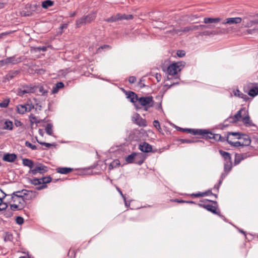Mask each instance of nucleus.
Listing matches in <instances>:
<instances>
[{"mask_svg":"<svg viewBox=\"0 0 258 258\" xmlns=\"http://www.w3.org/2000/svg\"><path fill=\"white\" fill-rule=\"evenodd\" d=\"M241 121L246 126H250L253 125L250 119L248 111L246 112V114H245V115L242 118Z\"/></svg>","mask_w":258,"mask_h":258,"instance_id":"16","label":"nucleus"},{"mask_svg":"<svg viewBox=\"0 0 258 258\" xmlns=\"http://www.w3.org/2000/svg\"><path fill=\"white\" fill-rule=\"evenodd\" d=\"M54 2L50 0H46L42 3V7L44 9H47L53 5Z\"/></svg>","mask_w":258,"mask_h":258,"instance_id":"30","label":"nucleus"},{"mask_svg":"<svg viewBox=\"0 0 258 258\" xmlns=\"http://www.w3.org/2000/svg\"><path fill=\"white\" fill-rule=\"evenodd\" d=\"M26 107V112L30 111L33 108H34V106L32 103H27L25 104Z\"/></svg>","mask_w":258,"mask_h":258,"instance_id":"44","label":"nucleus"},{"mask_svg":"<svg viewBox=\"0 0 258 258\" xmlns=\"http://www.w3.org/2000/svg\"><path fill=\"white\" fill-rule=\"evenodd\" d=\"M117 15V21H121L123 20H131L133 19V16L132 15H125L124 14L118 13Z\"/></svg>","mask_w":258,"mask_h":258,"instance_id":"17","label":"nucleus"},{"mask_svg":"<svg viewBox=\"0 0 258 258\" xmlns=\"http://www.w3.org/2000/svg\"><path fill=\"white\" fill-rule=\"evenodd\" d=\"M12 33V31L6 32L0 34V39L2 38L4 36L8 35Z\"/></svg>","mask_w":258,"mask_h":258,"instance_id":"58","label":"nucleus"},{"mask_svg":"<svg viewBox=\"0 0 258 258\" xmlns=\"http://www.w3.org/2000/svg\"><path fill=\"white\" fill-rule=\"evenodd\" d=\"M105 21L109 23L118 21L117 19V15L116 14L115 15L112 16L109 18L105 19Z\"/></svg>","mask_w":258,"mask_h":258,"instance_id":"42","label":"nucleus"},{"mask_svg":"<svg viewBox=\"0 0 258 258\" xmlns=\"http://www.w3.org/2000/svg\"><path fill=\"white\" fill-rule=\"evenodd\" d=\"M232 168V162L228 161L225 162L224 163V170L226 172H229Z\"/></svg>","mask_w":258,"mask_h":258,"instance_id":"34","label":"nucleus"},{"mask_svg":"<svg viewBox=\"0 0 258 258\" xmlns=\"http://www.w3.org/2000/svg\"><path fill=\"white\" fill-rule=\"evenodd\" d=\"M40 179L42 185H39L36 187L37 190H41L46 188L47 185L46 184L51 181V178L50 176L44 177L41 178Z\"/></svg>","mask_w":258,"mask_h":258,"instance_id":"11","label":"nucleus"},{"mask_svg":"<svg viewBox=\"0 0 258 258\" xmlns=\"http://www.w3.org/2000/svg\"><path fill=\"white\" fill-rule=\"evenodd\" d=\"M95 17L96 16L95 14H90L77 20L76 21L77 27H80L84 24L91 22L95 19Z\"/></svg>","mask_w":258,"mask_h":258,"instance_id":"4","label":"nucleus"},{"mask_svg":"<svg viewBox=\"0 0 258 258\" xmlns=\"http://www.w3.org/2000/svg\"><path fill=\"white\" fill-rule=\"evenodd\" d=\"M184 131H187L188 132V133H192L194 135H197V134L204 135L206 133V131H203L202 130H191V129H184Z\"/></svg>","mask_w":258,"mask_h":258,"instance_id":"27","label":"nucleus"},{"mask_svg":"<svg viewBox=\"0 0 258 258\" xmlns=\"http://www.w3.org/2000/svg\"><path fill=\"white\" fill-rule=\"evenodd\" d=\"M199 28L203 29L204 28H211V27L210 26H206L204 25H199Z\"/></svg>","mask_w":258,"mask_h":258,"instance_id":"62","label":"nucleus"},{"mask_svg":"<svg viewBox=\"0 0 258 258\" xmlns=\"http://www.w3.org/2000/svg\"><path fill=\"white\" fill-rule=\"evenodd\" d=\"M16 222L19 225H21L24 223V219L20 216L17 217Z\"/></svg>","mask_w":258,"mask_h":258,"instance_id":"48","label":"nucleus"},{"mask_svg":"<svg viewBox=\"0 0 258 258\" xmlns=\"http://www.w3.org/2000/svg\"><path fill=\"white\" fill-rule=\"evenodd\" d=\"M39 92L41 93L42 95H44L47 93V91L44 89V87L42 86H40L39 87Z\"/></svg>","mask_w":258,"mask_h":258,"instance_id":"49","label":"nucleus"},{"mask_svg":"<svg viewBox=\"0 0 258 258\" xmlns=\"http://www.w3.org/2000/svg\"><path fill=\"white\" fill-rule=\"evenodd\" d=\"M136 81V78L134 76H131L128 78V82L131 84H133Z\"/></svg>","mask_w":258,"mask_h":258,"instance_id":"55","label":"nucleus"},{"mask_svg":"<svg viewBox=\"0 0 258 258\" xmlns=\"http://www.w3.org/2000/svg\"><path fill=\"white\" fill-rule=\"evenodd\" d=\"M22 162L24 166L29 167L30 169H32L34 167L33 162L29 159H23Z\"/></svg>","mask_w":258,"mask_h":258,"instance_id":"23","label":"nucleus"},{"mask_svg":"<svg viewBox=\"0 0 258 258\" xmlns=\"http://www.w3.org/2000/svg\"><path fill=\"white\" fill-rule=\"evenodd\" d=\"M59 89H57L55 86L53 87L52 90V93L53 94L56 93L58 91Z\"/></svg>","mask_w":258,"mask_h":258,"instance_id":"64","label":"nucleus"},{"mask_svg":"<svg viewBox=\"0 0 258 258\" xmlns=\"http://www.w3.org/2000/svg\"><path fill=\"white\" fill-rule=\"evenodd\" d=\"M181 70V65L179 62L172 63L167 69V73L170 76H173L177 74Z\"/></svg>","mask_w":258,"mask_h":258,"instance_id":"5","label":"nucleus"},{"mask_svg":"<svg viewBox=\"0 0 258 258\" xmlns=\"http://www.w3.org/2000/svg\"><path fill=\"white\" fill-rule=\"evenodd\" d=\"M47 170V167L44 165H37L32 169H30L29 173L32 174L33 175H36L37 173H39L40 174L44 173L46 172Z\"/></svg>","mask_w":258,"mask_h":258,"instance_id":"6","label":"nucleus"},{"mask_svg":"<svg viewBox=\"0 0 258 258\" xmlns=\"http://www.w3.org/2000/svg\"><path fill=\"white\" fill-rule=\"evenodd\" d=\"M199 205L200 207H203V208L206 209V210L212 212L213 214H219V212H217V208L214 206H213L212 205H209V204H199Z\"/></svg>","mask_w":258,"mask_h":258,"instance_id":"13","label":"nucleus"},{"mask_svg":"<svg viewBox=\"0 0 258 258\" xmlns=\"http://www.w3.org/2000/svg\"><path fill=\"white\" fill-rule=\"evenodd\" d=\"M139 149L143 152H150L152 151V146L146 142L141 144L139 146Z\"/></svg>","mask_w":258,"mask_h":258,"instance_id":"15","label":"nucleus"},{"mask_svg":"<svg viewBox=\"0 0 258 258\" xmlns=\"http://www.w3.org/2000/svg\"><path fill=\"white\" fill-rule=\"evenodd\" d=\"M11 209L14 211L16 210H20L22 209L21 206H19L17 203H14L13 204L11 205Z\"/></svg>","mask_w":258,"mask_h":258,"instance_id":"43","label":"nucleus"},{"mask_svg":"<svg viewBox=\"0 0 258 258\" xmlns=\"http://www.w3.org/2000/svg\"><path fill=\"white\" fill-rule=\"evenodd\" d=\"M46 132L49 135H51L52 134V125L50 123H48L47 124V126L45 128Z\"/></svg>","mask_w":258,"mask_h":258,"instance_id":"41","label":"nucleus"},{"mask_svg":"<svg viewBox=\"0 0 258 258\" xmlns=\"http://www.w3.org/2000/svg\"><path fill=\"white\" fill-rule=\"evenodd\" d=\"M232 140L233 139L231 137L226 136V141L231 145L235 147L242 146L241 141L233 142Z\"/></svg>","mask_w":258,"mask_h":258,"instance_id":"20","label":"nucleus"},{"mask_svg":"<svg viewBox=\"0 0 258 258\" xmlns=\"http://www.w3.org/2000/svg\"><path fill=\"white\" fill-rule=\"evenodd\" d=\"M190 31H191L190 26L185 27L182 29V31L184 33H186V32H189Z\"/></svg>","mask_w":258,"mask_h":258,"instance_id":"57","label":"nucleus"},{"mask_svg":"<svg viewBox=\"0 0 258 258\" xmlns=\"http://www.w3.org/2000/svg\"><path fill=\"white\" fill-rule=\"evenodd\" d=\"M242 19L240 17L228 18L224 20L222 24L229 25L236 24L240 23Z\"/></svg>","mask_w":258,"mask_h":258,"instance_id":"10","label":"nucleus"},{"mask_svg":"<svg viewBox=\"0 0 258 258\" xmlns=\"http://www.w3.org/2000/svg\"><path fill=\"white\" fill-rule=\"evenodd\" d=\"M34 192L31 190H22L21 191H17L14 192L12 196H16V197H19L22 196V198H26V199H29V196H31Z\"/></svg>","mask_w":258,"mask_h":258,"instance_id":"7","label":"nucleus"},{"mask_svg":"<svg viewBox=\"0 0 258 258\" xmlns=\"http://www.w3.org/2000/svg\"><path fill=\"white\" fill-rule=\"evenodd\" d=\"M138 102L142 106L145 107L146 111L148 110V109L152 107L154 104L153 99L152 96L140 97L139 99Z\"/></svg>","mask_w":258,"mask_h":258,"instance_id":"3","label":"nucleus"},{"mask_svg":"<svg viewBox=\"0 0 258 258\" xmlns=\"http://www.w3.org/2000/svg\"><path fill=\"white\" fill-rule=\"evenodd\" d=\"M173 32L174 33H175L176 34H178V35H181V32H183L182 29H173Z\"/></svg>","mask_w":258,"mask_h":258,"instance_id":"56","label":"nucleus"},{"mask_svg":"<svg viewBox=\"0 0 258 258\" xmlns=\"http://www.w3.org/2000/svg\"><path fill=\"white\" fill-rule=\"evenodd\" d=\"M6 195L3 191L2 190L0 189V198L2 199H3L5 197Z\"/></svg>","mask_w":258,"mask_h":258,"instance_id":"63","label":"nucleus"},{"mask_svg":"<svg viewBox=\"0 0 258 258\" xmlns=\"http://www.w3.org/2000/svg\"><path fill=\"white\" fill-rule=\"evenodd\" d=\"M137 156V154L136 153H133L131 155L127 156L125 158V161L127 163H132L133 162L134 159Z\"/></svg>","mask_w":258,"mask_h":258,"instance_id":"32","label":"nucleus"},{"mask_svg":"<svg viewBox=\"0 0 258 258\" xmlns=\"http://www.w3.org/2000/svg\"><path fill=\"white\" fill-rule=\"evenodd\" d=\"M73 169L69 167H60L57 169V172L61 174H67L71 172Z\"/></svg>","mask_w":258,"mask_h":258,"instance_id":"24","label":"nucleus"},{"mask_svg":"<svg viewBox=\"0 0 258 258\" xmlns=\"http://www.w3.org/2000/svg\"><path fill=\"white\" fill-rule=\"evenodd\" d=\"M180 141L182 143H193L194 142L193 141L189 140H186V139H181L180 140Z\"/></svg>","mask_w":258,"mask_h":258,"instance_id":"59","label":"nucleus"},{"mask_svg":"<svg viewBox=\"0 0 258 258\" xmlns=\"http://www.w3.org/2000/svg\"><path fill=\"white\" fill-rule=\"evenodd\" d=\"M37 141L40 144H41L42 145H44L45 146H46L48 148H50L52 146V145L51 144L47 143H45V142H40L38 140H37Z\"/></svg>","mask_w":258,"mask_h":258,"instance_id":"52","label":"nucleus"},{"mask_svg":"<svg viewBox=\"0 0 258 258\" xmlns=\"http://www.w3.org/2000/svg\"><path fill=\"white\" fill-rule=\"evenodd\" d=\"M24 91L26 93H31L35 92V87L31 86L24 87Z\"/></svg>","mask_w":258,"mask_h":258,"instance_id":"37","label":"nucleus"},{"mask_svg":"<svg viewBox=\"0 0 258 258\" xmlns=\"http://www.w3.org/2000/svg\"><path fill=\"white\" fill-rule=\"evenodd\" d=\"M247 111V110L245 108H242L234 116L229 117L228 120L231 123H236L242 120L243 117L246 114Z\"/></svg>","mask_w":258,"mask_h":258,"instance_id":"2","label":"nucleus"},{"mask_svg":"<svg viewBox=\"0 0 258 258\" xmlns=\"http://www.w3.org/2000/svg\"><path fill=\"white\" fill-rule=\"evenodd\" d=\"M40 6L36 3L27 4L24 9L20 11V15L23 17H29L33 15L35 12H39Z\"/></svg>","mask_w":258,"mask_h":258,"instance_id":"1","label":"nucleus"},{"mask_svg":"<svg viewBox=\"0 0 258 258\" xmlns=\"http://www.w3.org/2000/svg\"><path fill=\"white\" fill-rule=\"evenodd\" d=\"M5 63H7V64H10V63H17V61L15 60L14 57H7V58L5 59Z\"/></svg>","mask_w":258,"mask_h":258,"instance_id":"38","label":"nucleus"},{"mask_svg":"<svg viewBox=\"0 0 258 258\" xmlns=\"http://www.w3.org/2000/svg\"><path fill=\"white\" fill-rule=\"evenodd\" d=\"M29 120L32 125L34 123L37 124L39 123V121L37 120L36 117L33 114H31L29 116Z\"/></svg>","mask_w":258,"mask_h":258,"instance_id":"40","label":"nucleus"},{"mask_svg":"<svg viewBox=\"0 0 258 258\" xmlns=\"http://www.w3.org/2000/svg\"><path fill=\"white\" fill-rule=\"evenodd\" d=\"M221 19L219 18H205L204 19V22L205 24L208 23H216L220 22Z\"/></svg>","mask_w":258,"mask_h":258,"instance_id":"21","label":"nucleus"},{"mask_svg":"<svg viewBox=\"0 0 258 258\" xmlns=\"http://www.w3.org/2000/svg\"><path fill=\"white\" fill-rule=\"evenodd\" d=\"M37 49L39 51H45L47 49V47L46 46H42V47H38L37 48Z\"/></svg>","mask_w":258,"mask_h":258,"instance_id":"61","label":"nucleus"},{"mask_svg":"<svg viewBox=\"0 0 258 258\" xmlns=\"http://www.w3.org/2000/svg\"><path fill=\"white\" fill-rule=\"evenodd\" d=\"M13 239V235L7 232L5 233V235L4 237V240L5 241H12Z\"/></svg>","mask_w":258,"mask_h":258,"instance_id":"39","label":"nucleus"},{"mask_svg":"<svg viewBox=\"0 0 258 258\" xmlns=\"http://www.w3.org/2000/svg\"><path fill=\"white\" fill-rule=\"evenodd\" d=\"M17 158L16 154L14 153H6L4 154L3 160L4 161L9 162H14Z\"/></svg>","mask_w":258,"mask_h":258,"instance_id":"14","label":"nucleus"},{"mask_svg":"<svg viewBox=\"0 0 258 258\" xmlns=\"http://www.w3.org/2000/svg\"><path fill=\"white\" fill-rule=\"evenodd\" d=\"M179 57H182L185 55V52L184 50H178L176 53Z\"/></svg>","mask_w":258,"mask_h":258,"instance_id":"51","label":"nucleus"},{"mask_svg":"<svg viewBox=\"0 0 258 258\" xmlns=\"http://www.w3.org/2000/svg\"><path fill=\"white\" fill-rule=\"evenodd\" d=\"M25 145L27 147H29V148H31L32 150H36L37 149V147H36V146L32 145V144H31L28 141H26L25 142Z\"/></svg>","mask_w":258,"mask_h":258,"instance_id":"46","label":"nucleus"},{"mask_svg":"<svg viewBox=\"0 0 258 258\" xmlns=\"http://www.w3.org/2000/svg\"><path fill=\"white\" fill-rule=\"evenodd\" d=\"M153 125L159 132L161 131V128L160 127V124L159 122L157 120H155L153 121Z\"/></svg>","mask_w":258,"mask_h":258,"instance_id":"45","label":"nucleus"},{"mask_svg":"<svg viewBox=\"0 0 258 258\" xmlns=\"http://www.w3.org/2000/svg\"><path fill=\"white\" fill-rule=\"evenodd\" d=\"M110 48V46L108 45H102V46L99 47V48H98V49H97V53L99 52L101 49H103L105 48Z\"/></svg>","mask_w":258,"mask_h":258,"instance_id":"50","label":"nucleus"},{"mask_svg":"<svg viewBox=\"0 0 258 258\" xmlns=\"http://www.w3.org/2000/svg\"><path fill=\"white\" fill-rule=\"evenodd\" d=\"M233 92L235 96L242 98L245 101L247 100V99H248V97L246 95L243 94V93H241L238 89L233 90Z\"/></svg>","mask_w":258,"mask_h":258,"instance_id":"22","label":"nucleus"},{"mask_svg":"<svg viewBox=\"0 0 258 258\" xmlns=\"http://www.w3.org/2000/svg\"><path fill=\"white\" fill-rule=\"evenodd\" d=\"M240 140V141H241L242 146H248L251 143V141L249 137L245 135H242L241 139Z\"/></svg>","mask_w":258,"mask_h":258,"instance_id":"18","label":"nucleus"},{"mask_svg":"<svg viewBox=\"0 0 258 258\" xmlns=\"http://www.w3.org/2000/svg\"><path fill=\"white\" fill-rule=\"evenodd\" d=\"M207 137L211 139H214L217 141L224 142L226 141V136L221 137L220 134H213L212 133H208Z\"/></svg>","mask_w":258,"mask_h":258,"instance_id":"12","label":"nucleus"},{"mask_svg":"<svg viewBox=\"0 0 258 258\" xmlns=\"http://www.w3.org/2000/svg\"><path fill=\"white\" fill-rule=\"evenodd\" d=\"M258 94V87H254L251 88L248 92V95L254 97Z\"/></svg>","mask_w":258,"mask_h":258,"instance_id":"31","label":"nucleus"},{"mask_svg":"<svg viewBox=\"0 0 258 258\" xmlns=\"http://www.w3.org/2000/svg\"><path fill=\"white\" fill-rule=\"evenodd\" d=\"M244 155L243 154H236L234 161L235 165L238 164L241 162V161L244 159Z\"/></svg>","mask_w":258,"mask_h":258,"instance_id":"28","label":"nucleus"},{"mask_svg":"<svg viewBox=\"0 0 258 258\" xmlns=\"http://www.w3.org/2000/svg\"><path fill=\"white\" fill-rule=\"evenodd\" d=\"M16 74V73H9L8 74H7L6 75V78L8 80H9L10 79H12L14 77V74Z\"/></svg>","mask_w":258,"mask_h":258,"instance_id":"54","label":"nucleus"},{"mask_svg":"<svg viewBox=\"0 0 258 258\" xmlns=\"http://www.w3.org/2000/svg\"><path fill=\"white\" fill-rule=\"evenodd\" d=\"M120 165V161L117 160H113L109 165V169L112 170L114 168L118 167Z\"/></svg>","mask_w":258,"mask_h":258,"instance_id":"26","label":"nucleus"},{"mask_svg":"<svg viewBox=\"0 0 258 258\" xmlns=\"http://www.w3.org/2000/svg\"><path fill=\"white\" fill-rule=\"evenodd\" d=\"M30 182L34 185H42L40 178H34L33 179H30Z\"/></svg>","mask_w":258,"mask_h":258,"instance_id":"36","label":"nucleus"},{"mask_svg":"<svg viewBox=\"0 0 258 258\" xmlns=\"http://www.w3.org/2000/svg\"><path fill=\"white\" fill-rule=\"evenodd\" d=\"M133 120L135 123L140 126H146L147 125L146 120L142 118L138 113H136L134 116L133 117Z\"/></svg>","mask_w":258,"mask_h":258,"instance_id":"8","label":"nucleus"},{"mask_svg":"<svg viewBox=\"0 0 258 258\" xmlns=\"http://www.w3.org/2000/svg\"><path fill=\"white\" fill-rule=\"evenodd\" d=\"M12 199L14 203H17L19 206H21V208L23 209L25 205L26 198H22V196H19V197H16V196H12Z\"/></svg>","mask_w":258,"mask_h":258,"instance_id":"9","label":"nucleus"},{"mask_svg":"<svg viewBox=\"0 0 258 258\" xmlns=\"http://www.w3.org/2000/svg\"><path fill=\"white\" fill-rule=\"evenodd\" d=\"M226 136H229L230 137H231V136H233L237 139H241L242 135H241L239 132H229Z\"/></svg>","mask_w":258,"mask_h":258,"instance_id":"35","label":"nucleus"},{"mask_svg":"<svg viewBox=\"0 0 258 258\" xmlns=\"http://www.w3.org/2000/svg\"><path fill=\"white\" fill-rule=\"evenodd\" d=\"M57 89H59L64 87V84L62 82H58L54 85Z\"/></svg>","mask_w":258,"mask_h":258,"instance_id":"53","label":"nucleus"},{"mask_svg":"<svg viewBox=\"0 0 258 258\" xmlns=\"http://www.w3.org/2000/svg\"><path fill=\"white\" fill-rule=\"evenodd\" d=\"M18 94L19 96H23L25 94H26V92H24V88H23V89H20L18 92Z\"/></svg>","mask_w":258,"mask_h":258,"instance_id":"60","label":"nucleus"},{"mask_svg":"<svg viewBox=\"0 0 258 258\" xmlns=\"http://www.w3.org/2000/svg\"><path fill=\"white\" fill-rule=\"evenodd\" d=\"M219 153L224 158L225 162L231 161V157L229 153L222 150H220Z\"/></svg>","mask_w":258,"mask_h":258,"instance_id":"25","label":"nucleus"},{"mask_svg":"<svg viewBox=\"0 0 258 258\" xmlns=\"http://www.w3.org/2000/svg\"><path fill=\"white\" fill-rule=\"evenodd\" d=\"M3 128L4 130H12L13 129V122L9 120H6L4 123Z\"/></svg>","mask_w":258,"mask_h":258,"instance_id":"29","label":"nucleus"},{"mask_svg":"<svg viewBox=\"0 0 258 258\" xmlns=\"http://www.w3.org/2000/svg\"><path fill=\"white\" fill-rule=\"evenodd\" d=\"M207 195V192H198L197 194H194L192 195V196L195 197H204L205 196Z\"/></svg>","mask_w":258,"mask_h":258,"instance_id":"47","label":"nucleus"},{"mask_svg":"<svg viewBox=\"0 0 258 258\" xmlns=\"http://www.w3.org/2000/svg\"><path fill=\"white\" fill-rule=\"evenodd\" d=\"M17 110L19 113L24 114L26 112V107L24 105H19L17 106Z\"/></svg>","mask_w":258,"mask_h":258,"instance_id":"33","label":"nucleus"},{"mask_svg":"<svg viewBox=\"0 0 258 258\" xmlns=\"http://www.w3.org/2000/svg\"><path fill=\"white\" fill-rule=\"evenodd\" d=\"M127 97L133 103H135L137 101H138L139 99V98L138 97L137 95L132 91L128 93L127 94Z\"/></svg>","mask_w":258,"mask_h":258,"instance_id":"19","label":"nucleus"}]
</instances>
